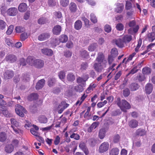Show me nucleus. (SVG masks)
<instances>
[{"instance_id": "1", "label": "nucleus", "mask_w": 155, "mask_h": 155, "mask_svg": "<svg viewBox=\"0 0 155 155\" xmlns=\"http://www.w3.org/2000/svg\"><path fill=\"white\" fill-rule=\"evenodd\" d=\"M116 103L121 110L124 112H126V110L129 109L131 107L130 104L127 101L125 100L120 101L119 98H117Z\"/></svg>"}, {"instance_id": "2", "label": "nucleus", "mask_w": 155, "mask_h": 155, "mask_svg": "<svg viewBox=\"0 0 155 155\" xmlns=\"http://www.w3.org/2000/svg\"><path fill=\"white\" fill-rule=\"evenodd\" d=\"M106 67V63H95L93 65V68L97 72H103L104 68Z\"/></svg>"}, {"instance_id": "3", "label": "nucleus", "mask_w": 155, "mask_h": 155, "mask_svg": "<svg viewBox=\"0 0 155 155\" xmlns=\"http://www.w3.org/2000/svg\"><path fill=\"white\" fill-rule=\"evenodd\" d=\"M15 110L17 114L21 117L24 116V113H25L26 112L25 108L19 104H17L15 105Z\"/></svg>"}, {"instance_id": "4", "label": "nucleus", "mask_w": 155, "mask_h": 155, "mask_svg": "<svg viewBox=\"0 0 155 155\" xmlns=\"http://www.w3.org/2000/svg\"><path fill=\"white\" fill-rule=\"evenodd\" d=\"M109 147V143L107 142H104L99 147L98 151L101 153H104L108 150Z\"/></svg>"}, {"instance_id": "5", "label": "nucleus", "mask_w": 155, "mask_h": 155, "mask_svg": "<svg viewBox=\"0 0 155 155\" xmlns=\"http://www.w3.org/2000/svg\"><path fill=\"white\" fill-rule=\"evenodd\" d=\"M69 106V104L66 103L65 101H62L59 105L58 109V113L59 114H61L64 110Z\"/></svg>"}, {"instance_id": "6", "label": "nucleus", "mask_w": 155, "mask_h": 155, "mask_svg": "<svg viewBox=\"0 0 155 155\" xmlns=\"http://www.w3.org/2000/svg\"><path fill=\"white\" fill-rule=\"evenodd\" d=\"M18 9L15 7L10 8L8 9L7 11V15L9 16H15L18 14Z\"/></svg>"}, {"instance_id": "7", "label": "nucleus", "mask_w": 155, "mask_h": 155, "mask_svg": "<svg viewBox=\"0 0 155 155\" xmlns=\"http://www.w3.org/2000/svg\"><path fill=\"white\" fill-rule=\"evenodd\" d=\"M5 59L8 62L12 63L16 61L17 58L16 56L14 54H9L6 55Z\"/></svg>"}, {"instance_id": "8", "label": "nucleus", "mask_w": 155, "mask_h": 155, "mask_svg": "<svg viewBox=\"0 0 155 155\" xmlns=\"http://www.w3.org/2000/svg\"><path fill=\"white\" fill-rule=\"evenodd\" d=\"M50 37V35L48 33H44L39 35L38 39L40 41H43L47 39Z\"/></svg>"}, {"instance_id": "9", "label": "nucleus", "mask_w": 155, "mask_h": 155, "mask_svg": "<svg viewBox=\"0 0 155 155\" xmlns=\"http://www.w3.org/2000/svg\"><path fill=\"white\" fill-rule=\"evenodd\" d=\"M104 56L103 54L101 52H99L98 54V56L96 59V61L97 62V63H106L107 62L105 60H104Z\"/></svg>"}, {"instance_id": "10", "label": "nucleus", "mask_w": 155, "mask_h": 155, "mask_svg": "<svg viewBox=\"0 0 155 155\" xmlns=\"http://www.w3.org/2000/svg\"><path fill=\"white\" fill-rule=\"evenodd\" d=\"M14 75V73L13 71L11 70L6 71L4 74V78L6 79L12 78Z\"/></svg>"}, {"instance_id": "11", "label": "nucleus", "mask_w": 155, "mask_h": 155, "mask_svg": "<svg viewBox=\"0 0 155 155\" xmlns=\"http://www.w3.org/2000/svg\"><path fill=\"white\" fill-rule=\"evenodd\" d=\"M79 147L84 152L86 155L88 154L89 151L85 142L81 141L79 144Z\"/></svg>"}, {"instance_id": "12", "label": "nucleus", "mask_w": 155, "mask_h": 155, "mask_svg": "<svg viewBox=\"0 0 155 155\" xmlns=\"http://www.w3.org/2000/svg\"><path fill=\"white\" fill-rule=\"evenodd\" d=\"M41 52L44 54L48 56H51L53 54V51L52 50L47 48L42 49Z\"/></svg>"}, {"instance_id": "13", "label": "nucleus", "mask_w": 155, "mask_h": 155, "mask_svg": "<svg viewBox=\"0 0 155 155\" xmlns=\"http://www.w3.org/2000/svg\"><path fill=\"white\" fill-rule=\"evenodd\" d=\"M153 89V85L151 84H147L145 87V90L147 94H150L152 92Z\"/></svg>"}, {"instance_id": "14", "label": "nucleus", "mask_w": 155, "mask_h": 155, "mask_svg": "<svg viewBox=\"0 0 155 155\" xmlns=\"http://www.w3.org/2000/svg\"><path fill=\"white\" fill-rule=\"evenodd\" d=\"M61 31V27L59 25L54 26L53 29V33L55 35H59L60 34Z\"/></svg>"}, {"instance_id": "15", "label": "nucleus", "mask_w": 155, "mask_h": 155, "mask_svg": "<svg viewBox=\"0 0 155 155\" xmlns=\"http://www.w3.org/2000/svg\"><path fill=\"white\" fill-rule=\"evenodd\" d=\"M139 87L138 84L136 83H132L129 85V87L130 91H133L138 90Z\"/></svg>"}, {"instance_id": "16", "label": "nucleus", "mask_w": 155, "mask_h": 155, "mask_svg": "<svg viewBox=\"0 0 155 155\" xmlns=\"http://www.w3.org/2000/svg\"><path fill=\"white\" fill-rule=\"evenodd\" d=\"M36 59L33 57L29 56L26 59L27 63L31 66H34Z\"/></svg>"}, {"instance_id": "17", "label": "nucleus", "mask_w": 155, "mask_h": 155, "mask_svg": "<svg viewBox=\"0 0 155 155\" xmlns=\"http://www.w3.org/2000/svg\"><path fill=\"white\" fill-rule=\"evenodd\" d=\"M45 81L44 79H41L39 80L37 83L36 85V88L37 90L41 89L44 85Z\"/></svg>"}, {"instance_id": "18", "label": "nucleus", "mask_w": 155, "mask_h": 155, "mask_svg": "<svg viewBox=\"0 0 155 155\" xmlns=\"http://www.w3.org/2000/svg\"><path fill=\"white\" fill-rule=\"evenodd\" d=\"M138 124L137 121L135 119H132L130 120L128 122L129 126L132 128L136 127L138 126Z\"/></svg>"}, {"instance_id": "19", "label": "nucleus", "mask_w": 155, "mask_h": 155, "mask_svg": "<svg viewBox=\"0 0 155 155\" xmlns=\"http://www.w3.org/2000/svg\"><path fill=\"white\" fill-rule=\"evenodd\" d=\"M139 26L137 25L135 27L133 28H130L128 30V32L129 34L133 35L134 33H136L139 29Z\"/></svg>"}, {"instance_id": "20", "label": "nucleus", "mask_w": 155, "mask_h": 155, "mask_svg": "<svg viewBox=\"0 0 155 155\" xmlns=\"http://www.w3.org/2000/svg\"><path fill=\"white\" fill-rule=\"evenodd\" d=\"M44 64V62L42 60L36 59L34 66L36 68H41L43 66Z\"/></svg>"}, {"instance_id": "21", "label": "nucleus", "mask_w": 155, "mask_h": 155, "mask_svg": "<svg viewBox=\"0 0 155 155\" xmlns=\"http://www.w3.org/2000/svg\"><path fill=\"white\" fill-rule=\"evenodd\" d=\"M98 45L96 43H93L91 44L88 47V50L90 51H95L98 48Z\"/></svg>"}, {"instance_id": "22", "label": "nucleus", "mask_w": 155, "mask_h": 155, "mask_svg": "<svg viewBox=\"0 0 155 155\" xmlns=\"http://www.w3.org/2000/svg\"><path fill=\"white\" fill-rule=\"evenodd\" d=\"M116 45L119 47L123 48L124 46V41L122 39L119 38L115 40L114 41Z\"/></svg>"}, {"instance_id": "23", "label": "nucleus", "mask_w": 155, "mask_h": 155, "mask_svg": "<svg viewBox=\"0 0 155 155\" xmlns=\"http://www.w3.org/2000/svg\"><path fill=\"white\" fill-rule=\"evenodd\" d=\"M27 8V5L24 3L20 4L19 6L18 9L19 11L23 12L25 11Z\"/></svg>"}, {"instance_id": "24", "label": "nucleus", "mask_w": 155, "mask_h": 155, "mask_svg": "<svg viewBox=\"0 0 155 155\" xmlns=\"http://www.w3.org/2000/svg\"><path fill=\"white\" fill-rule=\"evenodd\" d=\"M13 146L11 144H8L5 147V150L6 152L10 153L12 152L14 150Z\"/></svg>"}, {"instance_id": "25", "label": "nucleus", "mask_w": 155, "mask_h": 155, "mask_svg": "<svg viewBox=\"0 0 155 155\" xmlns=\"http://www.w3.org/2000/svg\"><path fill=\"white\" fill-rule=\"evenodd\" d=\"M82 27V23L80 20L77 21L74 23V28L77 30H80Z\"/></svg>"}, {"instance_id": "26", "label": "nucleus", "mask_w": 155, "mask_h": 155, "mask_svg": "<svg viewBox=\"0 0 155 155\" xmlns=\"http://www.w3.org/2000/svg\"><path fill=\"white\" fill-rule=\"evenodd\" d=\"M39 122L41 123L45 124L48 121L47 118L44 115L40 116L38 118Z\"/></svg>"}, {"instance_id": "27", "label": "nucleus", "mask_w": 155, "mask_h": 155, "mask_svg": "<svg viewBox=\"0 0 155 155\" xmlns=\"http://www.w3.org/2000/svg\"><path fill=\"white\" fill-rule=\"evenodd\" d=\"M119 151V149L117 148H114L110 151L109 155H117Z\"/></svg>"}, {"instance_id": "28", "label": "nucleus", "mask_w": 155, "mask_h": 155, "mask_svg": "<svg viewBox=\"0 0 155 155\" xmlns=\"http://www.w3.org/2000/svg\"><path fill=\"white\" fill-rule=\"evenodd\" d=\"M124 5L121 4H118L117 7L115 8V11L116 12L120 13L124 9Z\"/></svg>"}, {"instance_id": "29", "label": "nucleus", "mask_w": 155, "mask_h": 155, "mask_svg": "<svg viewBox=\"0 0 155 155\" xmlns=\"http://www.w3.org/2000/svg\"><path fill=\"white\" fill-rule=\"evenodd\" d=\"M67 78L68 81L72 82L75 79V76L73 73H70L67 75Z\"/></svg>"}, {"instance_id": "30", "label": "nucleus", "mask_w": 155, "mask_h": 155, "mask_svg": "<svg viewBox=\"0 0 155 155\" xmlns=\"http://www.w3.org/2000/svg\"><path fill=\"white\" fill-rule=\"evenodd\" d=\"M69 9L72 12H75L77 9L76 4L74 2H71L69 5Z\"/></svg>"}, {"instance_id": "31", "label": "nucleus", "mask_w": 155, "mask_h": 155, "mask_svg": "<svg viewBox=\"0 0 155 155\" xmlns=\"http://www.w3.org/2000/svg\"><path fill=\"white\" fill-rule=\"evenodd\" d=\"M7 138V136L6 134L4 132L0 133V141L4 142L6 140Z\"/></svg>"}, {"instance_id": "32", "label": "nucleus", "mask_w": 155, "mask_h": 155, "mask_svg": "<svg viewBox=\"0 0 155 155\" xmlns=\"http://www.w3.org/2000/svg\"><path fill=\"white\" fill-rule=\"evenodd\" d=\"M38 97V94L36 93H32L28 97V100L30 101H32L33 100H36Z\"/></svg>"}, {"instance_id": "33", "label": "nucleus", "mask_w": 155, "mask_h": 155, "mask_svg": "<svg viewBox=\"0 0 155 155\" xmlns=\"http://www.w3.org/2000/svg\"><path fill=\"white\" fill-rule=\"evenodd\" d=\"M105 130L104 129H101L99 130V137L100 139H103L105 135Z\"/></svg>"}, {"instance_id": "34", "label": "nucleus", "mask_w": 155, "mask_h": 155, "mask_svg": "<svg viewBox=\"0 0 155 155\" xmlns=\"http://www.w3.org/2000/svg\"><path fill=\"white\" fill-rule=\"evenodd\" d=\"M147 36L149 41L150 42H152L155 39V33L154 32L149 33Z\"/></svg>"}, {"instance_id": "35", "label": "nucleus", "mask_w": 155, "mask_h": 155, "mask_svg": "<svg viewBox=\"0 0 155 155\" xmlns=\"http://www.w3.org/2000/svg\"><path fill=\"white\" fill-rule=\"evenodd\" d=\"M122 39L124 43L129 42L131 40L132 37L130 35H127L124 37Z\"/></svg>"}, {"instance_id": "36", "label": "nucleus", "mask_w": 155, "mask_h": 155, "mask_svg": "<svg viewBox=\"0 0 155 155\" xmlns=\"http://www.w3.org/2000/svg\"><path fill=\"white\" fill-rule=\"evenodd\" d=\"M98 125V124L96 122H94L88 128L87 131L89 132H91L92 130L95 129Z\"/></svg>"}, {"instance_id": "37", "label": "nucleus", "mask_w": 155, "mask_h": 155, "mask_svg": "<svg viewBox=\"0 0 155 155\" xmlns=\"http://www.w3.org/2000/svg\"><path fill=\"white\" fill-rule=\"evenodd\" d=\"M136 78V80H138L139 82H142L144 81L146 78L144 75L140 74L137 75Z\"/></svg>"}, {"instance_id": "38", "label": "nucleus", "mask_w": 155, "mask_h": 155, "mask_svg": "<svg viewBox=\"0 0 155 155\" xmlns=\"http://www.w3.org/2000/svg\"><path fill=\"white\" fill-rule=\"evenodd\" d=\"M136 133L138 135L142 136L146 134V132L144 129H139L137 130Z\"/></svg>"}, {"instance_id": "39", "label": "nucleus", "mask_w": 155, "mask_h": 155, "mask_svg": "<svg viewBox=\"0 0 155 155\" xmlns=\"http://www.w3.org/2000/svg\"><path fill=\"white\" fill-rule=\"evenodd\" d=\"M151 72L150 68L148 67H145L142 69V73L143 74H149Z\"/></svg>"}, {"instance_id": "40", "label": "nucleus", "mask_w": 155, "mask_h": 155, "mask_svg": "<svg viewBox=\"0 0 155 155\" xmlns=\"http://www.w3.org/2000/svg\"><path fill=\"white\" fill-rule=\"evenodd\" d=\"M68 40V37L67 35H61L59 38V41L62 43L66 42Z\"/></svg>"}, {"instance_id": "41", "label": "nucleus", "mask_w": 155, "mask_h": 155, "mask_svg": "<svg viewBox=\"0 0 155 155\" xmlns=\"http://www.w3.org/2000/svg\"><path fill=\"white\" fill-rule=\"evenodd\" d=\"M56 80L55 78H51L48 79V85L49 87L53 86L55 83Z\"/></svg>"}, {"instance_id": "42", "label": "nucleus", "mask_w": 155, "mask_h": 155, "mask_svg": "<svg viewBox=\"0 0 155 155\" xmlns=\"http://www.w3.org/2000/svg\"><path fill=\"white\" fill-rule=\"evenodd\" d=\"M118 54V52L117 49L116 48H113L112 49L111 51L110 55L113 57H116Z\"/></svg>"}, {"instance_id": "43", "label": "nucleus", "mask_w": 155, "mask_h": 155, "mask_svg": "<svg viewBox=\"0 0 155 155\" xmlns=\"http://www.w3.org/2000/svg\"><path fill=\"white\" fill-rule=\"evenodd\" d=\"M123 94L125 97L128 96L130 94V91L127 88H125L123 90Z\"/></svg>"}, {"instance_id": "44", "label": "nucleus", "mask_w": 155, "mask_h": 155, "mask_svg": "<svg viewBox=\"0 0 155 155\" xmlns=\"http://www.w3.org/2000/svg\"><path fill=\"white\" fill-rule=\"evenodd\" d=\"M10 121L12 125H15L16 127H19L20 125V123L17 121L14 118H11Z\"/></svg>"}, {"instance_id": "45", "label": "nucleus", "mask_w": 155, "mask_h": 155, "mask_svg": "<svg viewBox=\"0 0 155 155\" xmlns=\"http://www.w3.org/2000/svg\"><path fill=\"white\" fill-rule=\"evenodd\" d=\"M26 60L23 58H21L19 60V64L20 66H25L26 65Z\"/></svg>"}, {"instance_id": "46", "label": "nucleus", "mask_w": 155, "mask_h": 155, "mask_svg": "<svg viewBox=\"0 0 155 155\" xmlns=\"http://www.w3.org/2000/svg\"><path fill=\"white\" fill-rule=\"evenodd\" d=\"M139 69L137 68V67L134 66L131 70L130 71L127 75V76L129 75L130 74H134L137 73Z\"/></svg>"}, {"instance_id": "47", "label": "nucleus", "mask_w": 155, "mask_h": 155, "mask_svg": "<svg viewBox=\"0 0 155 155\" xmlns=\"http://www.w3.org/2000/svg\"><path fill=\"white\" fill-rule=\"evenodd\" d=\"M58 76L59 78L62 80L64 79L65 77V73L63 71H60L58 73Z\"/></svg>"}, {"instance_id": "48", "label": "nucleus", "mask_w": 155, "mask_h": 155, "mask_svg": "<svg viewBox=\"0 0 155 155\" xmlns=\"http://www.w3.org/2000/svg\"><path fill=\"white\" fill-rule=\"evenodd\" d=\"M81 55L83 58H87L88 56V54L86 50H82L81 51Z\"/></svg>"}, {"instance_id": "49", "label": "nucleus", "mask_w": 155, "mask_h": 155, "mask_svg": "<svg viewBox=\"0 0 155 155\" xmlns=\"http://www.w3.org/2000/svg\"><path fill=\"white\" fill-rule=\"evenodd\" d=\"M47 19L46 18L41 17L38 20V22L39 24H43L46 23Z\"/></svg>"}, {"instance_id": "50", "label": "nucleus", "mask_w": 155, "mask_h": 155, "mask_svg": "<svg viewBox=\"0 0 155 155\" xmlns=\"http://www.w3.org/2000/svg\"><path fill=\"white\" fill-rule=\"evenodd\" d=\"M6 23L3 20H0V29L3 30L4 29L6 26Z\"/></svg>"}, {"instance_id": "51", "label": "nucleus", "mask_w": 155, "mask_h": 155, "mask_svg": "<svg viewBox=\"0 0 155 155\" xmlns=\"http://www.w3.org/2000/svg\"><path fill=\"white\" fill-rule=\"evenodd\" d=\"M116 27L117 30L121 31L124 29V26L122 24L119 23L116 25Z\"/></svg>"}, {"instance_id": "52", "label": "nucleus", "mask_w": 155, "mask_h": 155, "mask_svg": "<svg viewBox=\"0 0 155 155\" xmlns=\"http://www.w3.org/2000/svg\"><path fill=\"white\" fill-rule=\"evenodd\" d=\"M90 19L91 21L94 23H96L97 22V19L94 15L93 13H91V14Z\"/></svg>"}, {"instance_id": "53", "label": "nucleus", "mask_w": 155, "mask_h": 155, "mask_svg": "<svg viewBox=\"0 0 155 155\" xmlns=\"http://www.w3.org/2000/svg\"><path fill=\"white\" fill-rule=\"evenodd\" d=\"M15 30L16 32L21 33L24 31L25 29L22 27L17 26L16 27Z\"/></svg>"}, {"instance_id": "54", "label": "nucleus", "mask_w": 155, "mask_h": 155, "mask_svg": "<svg viewBox=\"0 0 155 155\" xmlns=\"http://www.w3.org/2000/svg\"><path fill=\"white\" fill-rule=\"evenodd\" d=\"M69 3V0H61L60 4L63 7H66Z\"/></svg>"}, {"instance_id": "55", "label": "nucleus", "mask_w": 155, "mask_h": 155, "mask_svg": "<svg viewBox=\"0 0 155 155\" xmlns=\"http://www.w3.org/2000/svg\"><path fill=\"white\" fill-rule=\"evenodd\" d=\"M14 28V26L12 25H10L8 28V30L6 32L8 35H10L12 32Z\"/></svg>"}, {"instance_id": "56", "label": "nucleus", "mask_w": 155, "mask_h": 155, "mask_svg": "<svg viewBox=\"0 0 155 155\" xmlns=\"http://www.w3.org/2000/svg\"><path fill=\"white\" fill-rule=\"evenodd\" d=\"M86 81L83 78L80 77H79L77 79V82L79 84H84Z\"/></svg>"}, {"instance_id": "57", "label": "nucleus", "mask_w": 155, "mask_h": 155, "mask_svg": "<svg viewBox=\"0 0 155 155\" xmlns=\"http://www.w3.org/2000/svg\"><path fill=\"white\" fill-rule=\"evenodd\" d=\"M120 137L118 134L114 136L113 137V141L114 143H118L120 140Z\"/></svg>"}, {"instance_id": "58", "label": "nucleus", "mask_w": 155, "mask_h": 155, "mask_svg": "<svg viewBox=\"0 0 155 155\" xmlns=\"http://www.w3.org/2000/svg\"><path fill=\"white\" fill-rule=\"evenodd\" d=\"M19 144V141L17 139H13L12 142V145L13 147H18Z\"/></svg>"}, {"instance_id": "59", "label": "nucleus", "mask_w": 155, "mask_h": 155, "mask_svg": "<svg viewBox=\"0 0 155 155\" xmlns=\"http://www.w3.org/2000/svg\"><path fill=\"white\" fill-rule=\"evenodd\" d=\"M88 67V64L86 62L83 63L81 65V69L82 70H86Z\"/></svg>"}, {"instance_id": "60", "label": "nucleus", "mask_w": 155, "mask_h": 155, "mask_svg": "<svg viewBox=\"0 0 155 155\" xmlns=\"http://www.w3.org/2000/svg\"><path fill=\"white\" fill-rule=\"evenodd\" d=\"M28 37L27 33L24 32L21 35V38L22 41L25 40Z\"/></svg>"}, {"instance_id": "61", "label": "nucleus", "mask_w": 155, "mask_h": 155, "mask_svg": "<svg viewBox=\"0 0 155 155\" xmlns=\"http://www.w3.org/2000/svg\"><path fill=\"white\" fill-rule=\"evenodd\" d=\"M70 137L71 138H74L76 140H78L80 139V136L79 135L75 133L73 134L70 136Z\"/></svg>"}, {"instance_id": "62", "label": "nucleus", "mask_w": 155, "mask_h": 155, "mask_svg": "<svg viewBox=\"0 0 155 155\" xmlns=\"http://www.w3.org/2000/svg\"><path fill=\"white\" fill-rule=\"evenodd\" d=\"M48 5L51 7L54 6L56 5V2L54 0H48Z\"/></svg>"}, {"instance_id": "63", "label": "nucleus", "mask_w": 155, "mask_h": 155, "mask_svg": "<svg viewBox=\"0 0 155 155\" xmlns=\"http://www.w3.org/2000/svg\"><path fill=\"white\" fill-rule=\"evenodd\" d=\"M104 30L106 32L109 33L111 31V28L109 25H106L104 26Z\"/></svg>"}, {"instance_id": "64", "label": "nucleus", "mask_w": 155, "mask_h": 155, "mask_svg": "<svg viewBox=\"0 0 155 155\" xmlns=\"http://www.w3.org/2000/svg\"><path fill=\"white\" fill-rule=\"evenodd\" d=\"M64 55L67 58H69L71 56L72 53L69 51H66L64 52Z\"/></svg>"}]
</instances>
